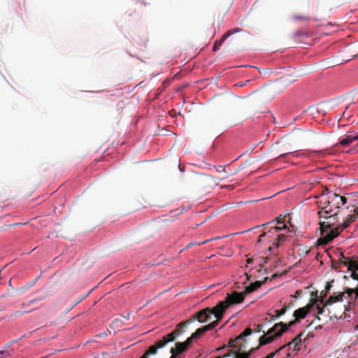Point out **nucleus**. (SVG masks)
<instances>
[{
    "instance_id": "32",
    "label": "nucleus",
    "mask_w": 358,
    "mask_h": 358,
    "mask_svg": "<svg viewBox=\"0 0 358 358\" xmlns=\"http://www.w3.org/2000/svg\"><path fill=\"white\" fill-rule=\"evenodd\" d=\"M9 352L6 350L0 351V358H4L9 356Z\"/></svg>"
},
{
    "instance_id": "5",
    "label": "nucleus",
    "mask_w": 358,
    "mask_h": 358,
    "mask_svg": "<svg viewBox=\"0 0 358 358\" xmlns=\"http://www.w3.org/2000/svg\"><path fill=\"white\" fill-rule=\"evenodd\" d=\"M319 203L321 206V210L318 212L319 217L321 219L322 216H327L326 214L334 213L338 212L336 210V205H333L331 199H329V192L327 194H322L320 197Z\"/></svg>"
},
{
    "instance_id": "28",
    "label": "nucleus",
    "mask_w": 358,
    "mask_h": 358,
    "mask_svg": "<svg viewBox=\"0 0 358 358\" xmlns=\"http://www.w3.org/2000/svg\"><path fill=\"white\" fill-rule=\"evenodd\" d=\"M327 296V293L324 291L321 292L320 296L317 299V303H320V304H323L325 303L324 298Z\"/></svg>"
},
{
    "instance_id": "18",
    "label": "nucleus",
    "mask_w": 358,
    "mask_h": 358,
    "mask_svg": "<svg viewBox=\"0 0 358 358\" xmlns=\"http://www.w3.org/2000/svg\"><path fill=\"white\" fill-rule=\"evenodd\" d=\"M287 228V227L286 224H282V226L281 225H279V226L275 225L274 227L271 226V228L269 229V230L268 231V233L271 234V237L273 235L276 234L278 231H281L282 229H285Z\"/></svg>"
},
{
    "instance_id": "1",
    "label": "nucleus",
    "mask_w": 358,
    "mask_h": 358,
    "mask_svg": "<svg viewBox=\"0 0 358 358\" xmlns=\"http://www.w3.org/2000/svg\"><path fill=\"white\" fill-rule=\"evenodd\" d=\"M212 315L216 318L214 322H219L222 319L224 315L221 310L217 309V305L213 308H206L199 311L195 315L190 317L188 320L180 322L176 329L171 333L162 337V339L157 341V345L155 347L151 348L148 353H155L157 349H161L164 348L169 343L173 342L178 337L183 334L185 332V327L189 325L190 323L197 320L199 322H206L211 320Z\"/></svg>"
},
{
    "instance_id": "47",
    "label": "nucleus",
    "mask_w": 358,
    "mask_h": 358,
    "mask_svg": "<svg viewBox=\"0 0 358 358\" xmlns=\"http://www.w3.org/2000/svg\"><path fill=\"white\" fill-rule=\"evenodd\" d=\"M170 358H171V357Z\"/></svg>"
},
{
    "instance_id": "30",
    "label": "nucleus",
    "mask_w": 358,
    "mask_h": 358,
    "mask_svg": "<svg viewBox=\"0 0 358 358\" xmlns=\"http://www.w3.org/2000/svg\"><path fill=\"white\" fill-rule=\"evenodd\" d=\"M334 282V280H331V282H327L326 285H325V289H324V292H326L327 293L331 289L332 287V282Z\"/></svg>"
},
{
    "instance_id": "20",
    "label": "nucleus",
    "mask_w": 358,
    "mask_h": 358,
    "mask_svg": "<svg viewBox=\"0 0 358 358\" xmlns=\"http://www.w3.org/2000/svg\"><path fill=\"white\" fill-rule=\"evenodd\" d=\"M285 235H283V234H277V238H276L277 241L274 242L273 243V245L270 246L268 248V250H271L273 248H278L279 246L280 243L285 241Z\"/></svg>"
},
{
    "instance_id": "35",
    "label": "nucleus",
    "mask_w": 358,
    "mask_h": 358,
    "mask_svg": "<svg viewBox=\"0 0 358 358\" xmlns=\"http://www.w3.org/2000/svg\"><path fill=\"white\" fill-rule=\"evenodd\" d=\"M254 331L255 332H261V331H262V325H261V324L256 325V327L254 329Z\"/></svg>"
},
{
    "instance_id": "10",
    "label": "nucleus",
    "mask_w": 358,
    "mask_h": 358,
    "mask_svg": "<svg viewBox=\"0 0 358 358\" xmlns=\"http://www.w3.org/2000/svg\"><path fill=\"white\" fill-rule=\"evenodd\" d=\"M329 199H331L333 205H336V208H340L347 202V199L345 196L332 192H329Z\"/></svg>"
},
{
    "instance_id": "4",
    "label": "nucleus",
    "mask_w": 358,
    "mask_h": 358,
    "mask_svg": "<svg viewBox=\"0 0 358 358\" xmlns=\"http://www.w3.org/2000/svg\"><path fill=\"white\" fill-rule=\"evenodd\" d=\"M246 295L247 294H245V291L243 292L234 291L231 294H227L225 299L217 303V309L221 310L223 315H224L226 310L231 306L243 302Z\"/></svg>"
},
{
    "instance_id": "40",
    "label": "nucleus",
    "mask_w": 358,
    "mask_h": 358,
    "mask_svg": "<svg viewBox=\"0 0 358 358\" xmlns=\"http://www.w3.org/2000/svg\"><path fill=\"white\" fill-rule=\"evenodd\" d=\"M289 153H285V154H282L279 156V158H283L285 157L286 155H287Z\"/></svg>"
},
{
    "instance_id": "27",
    "label": "nucleus",
    "mask_w": 358,
    "mask_h": 358,
    "mask_svg": "<svg viewBox=\"0 0 358 358\" xmlns=\"http://www.w3.org/2000/svg\"><path fill=\"white\" fill-rule=\"evenodd\" d=\"M156 345H157V342L153 345L150 346L149 348L147 350V351L140 358H149V356L156 355L157 353V350L159 349H157L156 350V352L154 353V354L148 353V352L150 351L151 348L155 347Z\"/></svg>"
},
{
    "instance_id": "19",
    "label": "nucleus",
    "mask_w": 358,
    "mask_h": 358,
    "mask_svg": "<svg viewBox=\"0 0 358 358\" xmlns=\"http://www.w3.org/2000/svg\"><path fill=\"white\" fill-rule=\"evenodd\" d=\"M285 218H286V215H280L277 219H276V222L278 224H285ZM275 222V220H272L271 222H268V223H266L264 224H263V227L264 229H266L268 226L269 225H272L274 222Z\"/></svg>"
},
{
    "instance_id": "25",
    "label": "nucleus",
    "mask_w": 358,
    "mask_h": 358,
    "mask_svg": "<svg viewBox=\"0 0 358 358\" xmlns=\"http://www.w3.org/2000/svg\"><path fill=\"white\" fill-rule=\"evenodd\" d=\"M226 39H223V36H222V38H220V40L219 41H216L214 43V45H213V50L214 52L218 50V49L220 48V47L222 45V44L223 43V42L225 41Z\"/></svg>"
},
{
    "instance_id": "24",
    "label": "nucleus",
    "mask_w": 358,
    "mask_h": 358,
    "mask_svg": "<svg viewBox=\"0 0 358 358\" xmlns=\"http://www.w3.org/2000/svg\"><path fill=\"white\" fill-rule=\"evenodd\" d=\"M252 329L249 327L246 328L238 337L237 339H243V337L248 336L252 334Z\"/></svg>"
},
{
    "instance_id": "41",
    "label": "nucleus",
    "mask_w": 358,
    "mask_h": 358,
    "mask_svg": "<svg viewBox=\"0 0 358 358\" xmlns=\"http://www.w3.org/2000/svg\"><path fill=\"white\" fill-rule=\"evenodd\" d=\"M15 343V341H12L7 345V347H10L13 343Z\"/></svg>"
},
{
    "instance_id": "9",
    "label": "nucleus",
    "mask_w": 358,
    "mask_h": 358,
    "mask_svg": "<svg viewBox=\"0 0 358 358\" xmlns=\"http://www.w3.org/2000/svg\"><path fill=\"white\" fill-rule=\"evenodd\" d=\"M303 335V332L299 334L296 336L292 341L289 342L287 345H285V348H287V350H292L293 352H297L300 350V346L302 342L301 336Z\"/></svg>"
},
{
    "instance_id": "34",
    "label": "nucleus",
    "mask_w": 358,
    "mask_h": 358,
    "mask_svg": "<svg viewBox=\"0 0 358 358\" xmlns=\"http://www.w3.org/2000/svg\"><path fill=\"white\" fill-rule=\"evenodd\" d=\"M350 276L352 279L358 280V273H357L356 271H352Z\"/></svg>"
},
{
    "instance_id": "33",
    "label": "nucleus",
    "mask_w": 358,
    "mask_h": 358,
    "mask_svg": "<svg viewBox=\"0 0 358 358\" xmlns=\"http://www.w3.org/2000/svg\"><path fill=\"white\" fill-rule=\"evenodd\" d=\"M271 236V234H268V231L260 235V236L259 237L258 243H260L262 241V238L264 237V236Z\"/></svg>"
},
{
    "instance_id": "37",
    "label": "nucleus",
    "mask_w": 358,
    "mask_h": 358,
    "mask_svg": "<svg viewBox=\"0 0 358 358\" xmlns=\"http://www.w3.org/2000/svg\"><path fill=\"white\" fill-rule=\"evenodd\" d=\"M355 291L354 300H356L358 298V287L357 288H355Z\"/></svg>"
},
{
    "instance_id": "8",
    "label": "nucleus",
    "mask_w": 358,
    "mask_h": 358,
    "mask_svg": "<svg viewBox=\"0 0 358 358\" xmlns=\"http://www.w3.org/2000/svg\"><path fill=\"white\" fill-rule=\"evenodd\" d=\"M339 264L346 266L351 272L358 271V261L352 259L350 257H345L343 255L339 259Z\"/></svg>"
},
{
    "instance_id": "3",
    "label": "nucleus",
    "mask_w": 358,
    "mask_h": 358,
    "mask_svg": "<svg viewBox=\"0 0 358 358\" xmlns=\"http://www.w3.org/2000/svg\"><path fill=\"white\" fill-rule=\"evenodd\" d=\"M338 212H335L334 213L326 214L327 216L322 217V218H324L326 220L320 221V234L322 236L317 241L320 245L328 244L341 232V226L331 229V227L338 222Z\"/></svg>"
},
{
    "instance_id": "14",
    "label": "nucleus",
    "mask_w": 358,
    "mask_h": 358,
    "mask_svg": "<svg viewBox=\"0 0 358 358\" xmlns=\"http://www.w3.org/2000/svg\"><path fill=\"white\" fill-rule=\"evenodd\" d=\"M345 296V292H341L338 294H334L330 296L329 299L325 301L324 306H330L334 303L342 301L343 300V297Z\"/></svg>"
},
{
    "instance_id": "26",
    "label": "nucleus",
    "mask_w": 358,
    "mask_h": 358,
    "mask_svg": "<svg viewBox=\"0 0 358 358\" xmlns=\"http://www.w3.org/2000/svg\"><path fill=\"white\" fill-rule=\"evenodd\" d=\"M355 289L352 288H345L343 292L348 294L347 298L350 300L353 299V294H355Z\"/></svg>"
},
{
    "instance_id": "15",
    "label": "nucleus",
    "mask_w": 358,
    "mask_h": 358,
    "mask_svg": "<svg viewBox=\"0 0 358 358\" xmlns=\"http://www.w3.org/2000/svg\"><path fill=\"white\" fill-rule=\"evenodd\" d=\"M36 301V299L29 301L27 303H23L22 304V310H17L13 313V315L15 317H19L22 315L24 313H27L31 311V310H27V308L30 306L31 303Z\"/></svg>"
},
{
    "instance_id": "44",
    "label": "nucleus",
    "mask_w": 358,
    "mask_h": 358,
    "mask_svg": "<svg viewBox=\"0 0 358 358\" xmlns=\"http://www.w3.org/2000/svg\"><path fill=\"white\" fill-rule=\"evenodd\" d=\"M228 177H229V175L225 174V176L223 177V178H228Z\"/></svg>"
},
{
    "instance_id": "39",
    "label": "nucleus",
    "mask_w": 358,
    "mask_h": 358,
    "mask_svg": "<svg viewBox=\"0 0 358 358\" xmlns=\"http://www.w3.org/2000/svg\"><path fill=\"white\" fill-rule=\"evenodd\" d=\"M278 276H279V275L278 273H275L272 275L271 279H275V278H278Z\"/></svg>"
},
{
    "instance_id": "43",
    "label": "nucleus",
    "mask_w": 358,
    "mask_h": 358,
    "mask_svg": "<svg viewBox=\"0 0 358 358\" xmlns=\"http://www.w3.org/2000/svg\"><path fill=\"white\" fill-rule=\"evenodd\" d=\"M208 241H209V240H206L201 244H205V243H208Z\"/></svg>"
},
{
    "instance_id": "45",
    "label": "nucleus",
    "mask_w": 358,
    "mask_h": 358,
    "mask_svg": "<svg viewBox=\"0 0 358 358\" xmlns=\"http://www.w3.org/2000/svg\"><path fill=\"white\" fill-rule=\"evenodd\" d=\"M240 85V86H243L244 85H243V84H242V83H240V85Z\"/></svg>"
},
{
    "instance_id": "22",
    "label": "nucleus",
    "mask_w": 358,
    "mask_h": 358,
    "mask_svg": "<svg viewBox=\"0 0 358 358\" xmlns=\"http://www.w3.org/2000/svg\"><path fill=\"white\" fill-rule=\"evenodd\" d=\"M241 31H242V29L241 28H238V27L231 29L229 30L227 33L223 34V39H227L231 35H233V34H234L236 33H238V32H241Z\"/></svg>"
},
{
    "instance_id": "29",
    "label": "nucleus",
    "mask_w": 358,
    "mask_h": 358,
    "mask_svg": "<svg viewBox=\"0 0 358 358\" xmlns=\"http://www.w3.org/2000/svg\"><path fill=\"white\" fill-rule=\"evenodd\" d=\"M238 341L239 339H237V337L235 339H231L228 343V347L236 348V344Z\"/></svg>"
},
{
    "instance_id": "31",
    "label": "nucleus",
    "mask_w": 358,
    "mask_h": 358,
    "mask_svg": "<svg viewBox=\"0 0 358 358\" xmlns=\"http://www.w3.org/2000/svg\"><path fill=\"white\" fill-rule=\"evenodd\" d=\"M287 351H288V352L287 354L286 357H285V358H293L296 355V353H297V352H293L292 350H287Z\"/></svg>"
},
{
    "instance_id": "13",
    "label": "nucleus",
    "mask_w": 358,
    "mask_h": 358,
    "mask_svg": "<svg viewBox=\"0 0 358 358\" xmlns=\"http://www.w3.org/2000/svg\"><path fill=\"white\" fill-rule=\"evenodd\" d=\"M268 279V277L265 278L264 279V280L262 281H259V280H257L255 281V282H252L251 284H250V285L247 286L245 289V294H250L252 293V292L257 290V289H259L263 284L265 283L266 281H267Z\"/></svg>"
},
{
    "instance_id": "42",
    "label": "nucleus",
    "mask_w": 358,
    "mask_h": 358,
    "mask_svg": "<svg viewBox=\"0 0 358 358\" xmlns=\"http://www.w3.org/2000/svg\"><path fill=\"white\" fill-rule=\"evenodd\" d=\"M247 262H248V264H250V263H252V260L251 259H248L247 260Z\"/></svg>"
},
{
    "instance_id": "17",
    "label": "nucleus",
    "mask_w": 358,
    "mask_h": 358,
    "mask_svg": "<svg viewBox=\"0 0 358 358\" xmlns=\"http://www.w3.org/2000/svg\"><path fill=\"white\" fill-rule=\"evenodd\" d=\"M355 141H358V134L357 135H348L345 138L340 141V144L343 145H347Z\"/></svg>"
},
{
    "instance_id": "12",
    "label": "nucleus",
    "mask_w": 358,
    "mask_h": 358,
    "mask_svg": "<svg viewBox=\"0 0 358 358\" xmlns=\"http://www.w3.org/2000/svg\"><path fill=\"white\" fill-rule=\"evenodd\" d=\"M291 20L296 22L307 23L310 21L311 17L306 13H294L291 15Z\"/></svg>"
},
{
    "instance_id": "36",
    "label": "nucleus",
    "mask_w": 358,
    "mask_h": 358,
    "mask_svg": "<svg viewBox=\"0 0 358 358\" xmlns=\"http://www.w3.org/2000/svg\"><path fill=\"white\" fill-rule=\"evenodd\" d=\"M217 171L226 173L225 167L220 166L217 169Z\"/></svg>"
},
{
    "instance_id": "16",
    "label": "nucleus",
    "mask_w": 358,
    "mask_h": 358,
    "mask_svg": "<svg viewBox=\"0 0 358 358\" xmlns=\"http://www.w3.org/2000/svg\"><path fill=\"white\" fill-rule=\"evenodd\" d=\"M291 307V304L289 306L284 305L283 307L280 310H275L274 311L275 315H271V320H275L276 318L280 317V316L285 315L287 310Z\"/></svg>"
},
{
    "instance_id": "7",
    "label": "nucleus",
    "mask_w": 358,
    "mask_h": 358,
    "mask_svg": "<svg viewBox=\"0 0 358 358\" xmlns=\"http://www.w3.org/2000/svg\"><path fill=\"white\" fill-rule=\"evenodd\" d=\"M217 325V322H212L208 325L203 326L201 328L196 329V331L192 334L188 339H191V343L192 341L195 338H198L202 336L206 331L213 329Z\"/></svg>"
},
{
    "instance_id": "38",
    "label": "nucleus",
    "mask_w": 358,
    "mask_h": 358,
    "mask_svg": "<svg viewBox=\"0 0 358 358\" xmlns=\"http://www.w3.org/2000/svg\"><path fill=\"white\" fill-rule=\"evenodd\" d=\"M355 196H356V205H355V206L357 208L356 210L358 212V192L356 194Z\"/></svg>"
},
{
    "instance_id": "21",
    "label": "nucleus",
    "mask_w": 358,
    "mask_h": 358,
    "mask_svg": "<svg viewBox=\"0 0 358 358\" xmlns=\"http://www.w3.org/2000/svg\"><path fill=\"white\" fill-rule=\"evenodd\" d=\"M315 306H316V308L317 309V315L316 316V318L317 320H320L319 315L323 314V313L325 311L326 306H324V303L320 304V303H316L315 304Z\"/></svg>"
},
{
    "instance_id": "11",
    "label": "nucleus",
    "mask_w": 358,
    "mask_h": 358,
    "mask_svg": "<svg viewBox=\"0 0 358 358\" xmlns=\"http://www.w3.org/2000/svg\"><path fill=\"white\" fill-rule=\"evenodd\" d=\"M356 205V198L354 199V203L352 204V206L354 207V212L355 214L353 215H348L346 217V219L343 221L342 225L341 226V231L345 228H347L350 224L355 222L357 217V215H358V211L356 210L357 208L355 206Z\"/></svg>"
},
{
    "instance_id": "2",
    "label": "nucleus",
    "mask_w": 358,
    "mask_h": 358,
    "mask_svg": "<svg viewBox=\"0 0 358 358\" xmlns=\"http://www.w3.org/2000/svg\"><path fill=\"white\" fill-rule=\"evenodd\" d=\"M316 303L317 299H310V303L306 306L296 309L293 313L294 320L290 321L287 324L282 322L275 324L273 327L270 328L266 334L259 338V345L263 346L271 343L275 339L280 338L289 329V327L296 324L301 320L304 319L310 312L311 309L315 306Z\"/></svg>"
},
{
    "instance_id": "23",
    "label": "nucleus",
    "mask_w": 358,
    "mask_h": 358,
    "mask_svg": "<svg viewBox=\"0 0 358 358\" xmlns=\"http://www.w3.org/2000/svg\"><path fill=\"white\" fill-rule=\"evenodd\" d=\"M308 34L307 31H296L293 34V38L295 40L299 39L300 37L308 36Z\"/></svg>"
},
{
    "instance_id": "6",
    "label": "nucleus",
    "mask_w": 358,
    "mask_h": 358,
    "mask_svg": "<svg viewBox=\"0 0 358 358\" xmlns=\"http://www.w3.org/2000/svg\"><path fill=\"white\" fill-rule=\"evenodd\" d=\"M191 339H187L185 342H178L175 344V347L170 350L171 358H177L180 354L187 350L191 345Z\"/></svg>"
},
{
    "instance_id": "46",
    "label": "nucleus",
    "mask_w": 358,
    "mask_h": 358,
    "mask_svg": "<svg viewBox=\"0 0 358 358\" xmlns=\"http://www.w3.org/2000/svg\"><path fill=\"white\" fill-rule=\"evenodd\" d=\"M222 348H217V350H218V351H219V350H222Z\"/></svg>"
}]
</instances>
